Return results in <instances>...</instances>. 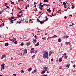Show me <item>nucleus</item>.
I'll return each mask as SVG.
<instances>
[{"instance_id":"nucleus-35","label":"nucleus","mask_w":76,"mask_h":76,"mask_svg":"<svg viewBox=\"0 0 76 76\" xmlns=\"http://www.w3.org/2000/svg\"><path fill=\"white\" fill-rule=\"evenodd\" d=\"M49 54H52V51L51 52V51H50V52H49Z\"/></svg>"},{"instance_id":"nucleus-60","label":"nucleus","mask_w":76,"mask_h":76,"mask_svg":"<svg viewBox=\"0 0 76 76\" xmlns=\"http://www.w3.org/2000/svg\"><path fill=\"white\" fill-rule=\"evenodd\" d=\"M4 65H3V64L1 65V67H4Z\"/></svg>"},{"instance_id":"nucleus-47","label":"nucleus","mask_w":76,"mask_h":76,"mask_svg":"<svg viewBox=\"0 0 76 76\" xmlns=\"http://www.w3.org/2000/svg\"><path fill=\"white\" fill-rule=\"evenodd\" d=\"M42 3L40 2V3H39V6H41V5H42Z\"/></svg>"},{"instance_id":"nucleus-42","label":"nucleus","mask_w":76,"mask_h":76,"mask_svg":"<svg viewBox=\"0 0 76 76\" xmlns=\"http://www.w3.org/2000/svg\"><path fill=\"white\" fill-rule=\"evenodd\" d=\"M34 38H35V39H37V35H36L34 36Z\"/></svg>"},{"instance_id":"nucleus-44","label":"nucleus","mask_w":76,"mask_h":76,"mask_svg":"<svg viewBox=\"0 0 76 76\" xmlns=\"http://www.w3.org/2000/svg\"><path fill=\"white\" fill-rule=\"evenodd\" d=\"M45 72H47V71H48V69H45Z\"/></svg>"},{"instance_id":"nucleus-34","label":"nucleus","mask_w":76,"mask_h":76,"mask_svg":"<svg viewBox=\"0 0 76 76\" xmlns=\"http://www.w3.org/2000/svg\"><path fill=\"white\" fill-rule=\"evenodd\" d=\"M54 38H56V37H58V36L55 35H54V36H53Z\"/></svg>"},{"instance_id":"nucleus-18","label":"nucleus","mask_w":76,"mask_h":76,"mask_svg":"<svg viewBox=\"0 0 76 76\" xmlns=\"http://www.w3.org/2000/svg\"><path fill=\"white\" fill-rule=\"evenodd\" d=\"M39 42H38L37 43V44H36L35 45V46H37V47L39 45Z\"/></svg>"},{"instance_id":"nucleus-9","label":"nucleus","mask_w":76,"mask_h":76,"mask_svg":"<svg viewBox=\"0 0 76 76\" xmlns=\"http://www.w3.org/2000/svg\"><path fill=\"white\" fill-rule=\"evenodd\" d=\"M37 69H35L32 72V73H36V72H37Z\"/></svg>"},{"instance_id":"nucleus-46","label":"nucleus","mask_w":76,"mask_h":76,"mask_svg":"<svg viewBox=\"0 0 76 76\" xmlns=\"http://www.w3.org/2000/svg\"><path fill=\"white\" fill-rule=\"evenodd\" d=\"M17 9H18V10H19L20 9V8L19 7H18L17 8Z\"/></svg>"},{"instance_id":"nucleus-8","label":"nucleus","mask_w":76,"mask_h":76,"mask_svg":"<svg viewBox=\"0 0 76 76\" xmlns=\"http://www.w3.org/2000/svg\"><path fill=\"white\" fill-rule=\"evenodd\" d=\"M69 37L68 36H67V35H66V36L63 37L64 38H66V39H67V38H69Z\"/></svg>"},{"instance_id":"nucleus-4","label":"nucleus","mask_w":76,"mask_h":76,"mask_svg":"<svg viewBox=\"0 0 76 76\" xmlns=\"http://www.w3.org/2000/svg\"><path fill=\"white\" fill-rule=\"evenodd\" d=\"M6 57V55L4 54L2 55L1 57V59H3V58H4V57Z\"/></svg>"},{"instance_id":"nucleus-23","label":"nucleus","mask_w":76,"mask_h":76,"mask_svg":"<svg viewBox=\"0 0 76 76\" xmlns=\"http://www.w3.org/2000/svg\"><path fill=\"white\" fill-rule=\"evenodd\" d=\"M43 7V6L42 5L39 6V9H41V8H42Z\"/></svg>"},{"instance_id":"nucleus-30","label":"nucleus","mask_w":76,"mask_h":76,"mask_svg":"<svg viewBox=\"0 0 76 76\" xmlns=\"http://www.w3.org/2000/svg\"><path fill=\"white\" fill-rule=\"evenodd\" d=\"M42 76H48V75L47 74H44L43 75H42Z\"/></svg>"},{"instance_id":"nucleus-17","label":"nucleus","mask_w":76,"mask_h":76,"mask_svg":"<svg viewBox=\"0 0 76 76\" xmlns=\"http://www.w3.org/2000/svg\"><path fill=\"white\" fill-rule=\"evenodd\" d=\"M58 61L59 62V63H60V62H61V61H62V59H60V58H59L58 60Z\"/></svg>"},{"instance_id":"nucleus-50","label":"nucleus","mask_w":76,"mask_h":76,"mask_svg":"<svg viewBox=\"0 0 76 76\" xmlns=\"http://www.w3.org/2000/svg\"><path fill=\"white\" fill-rule=\"evenodd\" d=\"M49 11H48V12H49V13H50V12H51V10H49Z\"/></svg>"},{"instance_id":"nucleus-54","label":"nucleus","mask_w":76,"mask_h":76,"mask_svg":"<svg viewBox=\"0 0 76 76\" xmlns=\"http://www.w3.org/2000/svg\"><path fill=\"white\" fill-rule=\"evenodd\" d=\"M10 23H13L14 22H13V21H10Z\"/></svg>"},{"instance_id":"nucleus-36","label":"nucleus","mask_w":76,"mask_h":76,"mask_svg":"<svg viewBox=\"0 0 76 76\" xmlns=\"http://www.w3.org/2000/svg\"><path fill=\"white\" fill-rule=\"evenodd\" d=\"M33 42L34 41V42H37V40L34 39L33 40Z\"/></svg>"},{"instance_id":"nucleus-19","label":"nucleus","mask_w":76,"mask_h":76,"mask_svg":"<svg viewBox=\"0 0 76 76\" xmlns=\"http://www.w3.org/2000/svg\"><path fill=\"white\" fill-rule=\"evenodd\" d=\"M48 0H44L43 2L44 3H46V2H48Z\"/></svg>"},{"instance_id":"nucleus-25","label":"nucleus","mask_w":76,"mask_h":76,"mask_svg":"<svg viewBox=\"0 0 76 76\" xmlns=\"http://www.w3.org/2000/svg\"><path fill=\"white\" fill-rule=\"evenodd\" d=\"M67 57H68V56H64V58L65 59H67Z\"/></svg>"},{"instance_id":"nucleus-61","label":"nucleus","mask_w":76,"mask_h":76,"mask_svg":"<svg viewBox=\"0 0 76 76\" xmlns=\"http://www.w3.org/2000/svg\"><path fill=\"white\" fill-rule=\"evenodd\" d=\"M69 16H71V17H72V15H71V14H69Z\"/></svg>"},{"instance_id":"nucleus-32","label":"nucleus","mask_w":76,"mask_h":76,"mask_svg":"<svg viewBox=\"0 0 76 76\" xmlns=\"http://www.w3.org/2000/svg\"><path fill=\"white\" fill-rule=\"evenodd\" d=\"M10 2H11V4H14L15 3V2H12V1H10Z\"/></svg>"},{"instance_id":"nucleus-29","label":"nucleus","mask_w":76,"mask_h":76,"mask_svg":"<svg viewBox=\"0 0 76 76\" xmlns=\"http://www.w3.org/2000/svg\"><path fill=\"white\" fill-rule=\"evenodd\" d=\"M38 52V51L36 50V51L34 52V53H35V54H36V53H37Z\"/></svg>"},{"instance_id":"nucleus-37","label":"nucleus","mask_w":76,"mask_h":76,"mask_svg":"<svg viewBox=\"0 0 76 76\" xmlns=\"http://www.w3.org/2000/svg\"><path fill=\"white\" fill-rule=\"evenodd\" d=\"M17 16H18V18H21V16L20 15H17Z\"/></svg>"},{"instance_id":"nucleus-13","label":"nucleus","mask_w":76,"mask_h":76,"mask_svg":"<svg viewBox=\"0 0 76 76\" xmlns=\"http://www.w3.org/2000/svg\"><path fill=\"white\" fill-rule=\"evenodd\" d=\"M69 66H70V64H66V67H67L68 68H69Z\"/></svg>"},{"instance_id":"nucleus-10","label":"nucleus","mask_w":76,"mask_h":76,"mask_svg":"<svg viewBox=\"0 0 76 76\" xmlns=\"http://www.w3.org/2000/svg\"><path fill=\"white\" fill-rule=\"evenodd\" d=\"M26 45H27V46H29V45H30V44H31V43H30V42H29L28 43H26Z\"/></svg>"},{"instance_id":"nucleus-31","label":"nucleus","mask_w":76,"mask_h":76,"mask_svg":"<svg viewBox=\"0 0 76 76\" xmlns=\"http://www.w3.org/2000/svg\"><path fill=\"white\" fill-rule=\"evenodd\" d=\"M35 55L34 54V55L33 56H32V58L33 59V58H34V57H35Z\"/></svg>"},{"instance_id":"nucleus-7","label":"nucleus","mask_w":76,"mask_h":76,"mask_svg":"<svg viewBox=\"0 0 76 76\" xmlns=\"http://www.w3.org/2000/svg\"><path fill=\"white\" fill-rule=\"evenodd\" d=\"M9 18L10 19H15V18H16L14 17L13 15H12L11 18Z\"/></svg>"},{"instance_id":"nucleus-52","label":"nucleus","mask_w":76,"mask_h":76,"mask_svg":"<svg viewBox=\"0 0 76 76\" xmlns=\"http://www.w3.org/2000/svg\"><path fill=\"white\" fill-rule=\"evenodd\" d=\"M6 7H7V8H9V6L8 7L7 6V5L6 6Z\"/></svg>"},{"instance_id":"nucleus-58","label":"nucleus","mask_w":76,"mask_h":76,"mask_svg":"<svg viewBox=\"0 0 76 76\" xmlns=\"http://www.w3.org/2000/svg\"><path fill=\"white\" fill-rule=\"evenodd\" d=\"M13 39H15V40L16 41V38H15V37H13Z\"/></svg>"},{"instance_id":"nucleus-15","label":"nucleus","mask_w":76,"mask_h":76,"mask_svg":"<svg viewBox=\"0 0 76 76\" xmlns=\"http://www.w3.org/2000/svg\"><path fill=\"white\" fill-rule=\"evenodd\" d=\"M9 43H8V42L6 43L5 44H4V45L5 46H8V45H9Z\"/></svg>"},{"instance_id":"nucleus-55","label":"nucleus","mask_w":76,"mask_h":76,"mask_svg":"<svg viewBox=\"0 0 76 76\" xmlns=\"http://www.w3.org/2000/svg\"><path fill=\"white\" fill-rule=\"evenodd\" d=\"M53 60H54V59L53 58H52L51 59V61H53Z\"/></svg>"},{"instance_id":"nucleus-14","label":"nucleus","mask_w":76,"mask_h":76,"mask_svg":"<svg viewBox=\"0 0 76 76\" xmlns=\"http://www.w3.org/2000/svg\"><path fill=\"white\" fill-rule=\"evenodd\" d=\"M24 52L25 53H27V49H26L24 50Z\"/></svg>"},{"instance_id":"nucleus-11","label":"nucleus","mask_w":76,"mask_h":76,"mask_svg":"<svg viewBox=\"0 0 76 76\" xmlns=\"http://www.w3.org/2000/svg\"><path fill=\"white\" fill-rule=\"evenodd\" d=\"M17 23H22V22L21 21H20V20H18V21H17L16 22Z\"/></svg>"},{"instance_id":"nucleus-40","label":"nucleus","mask_w":76,"mask_h":76,"mask_svg":"<svg viewBox=\"0 0 76 76\" xmlns=\"http://www.w3.org/2000/svg\"><path fill=\"white\" fill-rule=\"evenodd\" d=\"M1 67V69H2L3 70H4V66Z\"/></svg>"},{"instance_id":"nucleus-38","label":"nucleus","mask_w":76,"mask_h":76,"mask_svg":"<svg viewBox=\"0 0 76 76\" xmlns=\"http://www.w3.org/2000/svg\"><path fill=\"white\" fill-rule=\"evenodd\" d=\"M51 15L53 16H54V14L53 12H52V13L51 14Z\"/></svg>"},{"instance_id":"nucleus-3","label":"nucleus","mask_w":76,"mask_h":76,"mask_svg":"<svg viewBox=\"0 0 76 76\" xmlns=\"http://www.w3.org/2000/svg\"><path fill=\"white\" fill-rule=\"evenodd\" d=\"M63 4L64 6V8H66L67 7V5H66V2H63Z\"/></svg>"},{"instance_id":"nucleus-53","label":"nucleus","mask_w":76,"mask_h":76,"mask_svg":"<svg viewBox=\"0 0 76 76\" xmlns=\"http://www.w3.org/2000/svg\"><path fill=\"white\" fill-rule=\"evenodd\" d=\"M34 48H32L31 49V51H33V50H34Z\"/></svg>"},{"instance_id":"nucleus-22","label":"nucleus","mask_w":76,"mask_h":76,"mask_svg":"<svg viewBox=\"0 0 76 76\" xmlns=\"http://www.w3.org/2000/svg\"><path fill=\"white\" fill-rule=\"evenodd\" d=\"M20 45L23 46V45H24V43H23V42H22L20 44Z\"/></svg>"},{"instance_id":"nucleus-6","label":"nucleus","mask_w":76,"mask_h":76,"mask_svg":"<svg viewBox=\"0 0 76 76\" xmlns=\"http://www.w3.org/2000/svg\"><path fill=\"white\" fill-rule=\"evenodd\" d=\"M45 73V71L44 69L43 70V71L41 72V74H44Z\"/></svg>"},{"instance_id":"nucleus-24","label":"nucleus","mask_w":76,"mask_h":76,"mask_svg":"<svg viewBox=\"0 0 76 76\" xmlns=\"http://www.w3.org/2000/svg\"><path fill=\"white\" fill-rule=\"evenodd\" d=\"M14 44H15L16 45L17 44H18V42L16 41H15L14 42Z\"/></svg>"},{"instance_id":"nucleus-26","label":"nucleus","mask_w":76,"mask_h":76,"mask_svg":"<svg viewBox=\"0 0 76 76\" xmlns=\"http://www.w3.org/2000/svg\"><path fill=\"white\" fill-rule=\"evenodd\" d=\"M9 20H10V21H11V22H13V20H12V19L9 18Z\"/></svg>"},{"instance_id":"nucleus-21","label":"nucleus","mask_w":76,"mask_h":76,"mask_svg":"<svg viewBox=\"0 0 76 76\" xmlns=\"http://www.w3.org/2000/svg\"><path fill=\"white\" fill-rule=\"evenodd\" d=\"M34 51H35V50H31V51H30V53H31V54H32V53H34Z\"/></svg>"},{"instance_id":"nucleus-43","label":"nucleus","mask_w":76,"mask_h":76,"mask_svg":"<svg viewBox=\"0 0 76 76\" xmlns=\"http://www.w3.org/2000/svg\"><path fill=\"white\" fill-rule=\"evenodd\" d=\"M7 5V3H6L4 5V6H6Z\"/></svg>"},{"instance_id":"nucleus-5","label":"nucleus","mask_w":76,"mask_h":76,"mask_svg":"<svg viewBox=\"0 0 76 76\" xmlns=\"http://www.w3.org/2000/svg\"><path fill=\"white\" fill-rule=\"evenodd\" d=\"M39 22H40V24H42L44 23V21H41L40 20H39Z\"/></svg>"},{"instance_id":"nucleus-28","label":"nucleus","mask_w":76,"mask_h":76,"mask_svg":"<svg viewBox=\"0 0 76 76\" xmlns=\"http://www.w3.org/2000/svg\"><path fill=\"white\" fill-rule=\"evenodd\" d=\"M43 41H45L46 39V37H43V38H42Z\"/></svg>"},{"instance_id":"nucleus-2","label":"nucleus","mask_w":76,"mask_h":76,"mask_svg":"<svg viewBox=\"0 0 76 76\" xmlns=\"http://www.w3.org/2000/svg\"><path fill=\"white\" fill-rule=\"evenodd\" d=\"M67 45H68V44H69V45H70V46H72V45H71V43H70V42H66L65 43Z\"/></svg>"},{"instance_id":"nucleus-16","label":"nucleus","mask_w":76,"mask_h":76,"mask_svg":"<svg viewBox=\"0 0 76 76\" xmlns=\"http://www.w3.org/2000/svg\"><path fill=\"white\" fill-rule=\"evenodd\" d=\"M32 68L30 67L29 69H28V70L29 72L31 71V70H32Z\"/></svg>"},{"instance_id":"nucleus-12","label":"nucleus","mask_w":76,"mask_h":76,"mask_svg":"<svg viewBox=\"0 0 76 76\" xmlns=\"http://www.w3.org/2000/svg\"><path fill=\"white\" fill-rule=\"evenodd\" d=\"M58 41L59 42H61V39L60 38L58 39Z\"/></svg>"},{"instance_id":"nucleus-51","label":"nucleus","mask_w":76,"mask_h":76,"mask_svg":"<svg viewBox=\"0 0 76 76\" xmlns=\"http://www.w3.org/2000/svg\"><path fill=\"white\" fill-rule=\"evenodd\" d=\"M74 7H75V6H72V9H74Z\"/></svg>"},{"instance_id":"nucleus-39","label":"nucleus","mask_w":76,"mask_h":76,"mask_svg":"<svg viewBox=\"0 0 76 76\" xmlns=\"http://www.w3.org/2000/svg\"><path fill=\"white\" fill-rule=\"evenodd\" d=\"M34 5H35V6H36V5H37V4H36V2H34Z\"/></svg>"},{"instance_id":"nucleus-56","label":"nucleus","mask_w":76,"mask_h":76,"mask_svg":"<svg viewBox=\"0 0 76 76\" xmlns=\"http://www.w3.org/2000/svg\"><path fill=\"white\" fill-rule=\"evenodd\" d=\"M51 37H48V39H51Z\"/></svg>"},{"instance_id":"nucleus-59","label":"nucleus","mask_w":76,"mask_h":76,"mask_svg":"<svg viewBox=\"0 0 76 76\" xmlns=\"http://www.w3.org/2000/svg\"><path fill=\"white\" fill-rule=\"evenodd\" d=\"M15 40H14L13 39H12V42H15Z\"/></svg>"},{"instance_id":"nucleus-1","label":"nucleus","mask_w":76,"mask_h":76,"mask_svg":"<svg viewBox=\"0 0 76 76\" xmlns=\"http://www.w3.org/2000/svg\"><path fill=\"white\" fill-rule=\"evenodd\" d=\"M42 57L43 58H47V59H48V52L47 51L46 52H45L43 55Z\"/></svg>"},{"instance_id":"nucleus-33","label":"nucleus","mask_w":76,"mask_h":76,"mask_svg":"<svg viewBox=\"0 0 76 76\" xmlns=\"http://www.w3.org/2000/svg\"><path fill=\"white\" fill-rule=\"evenodd\" d=\"M25 72V71H23V70H22L21 71V73H24Z\"/></svg>"},{"instance_id":"nucleus-62","label":"nucleus","mask_w":76,"mask_h":76,"mask_svg":"<svg viewBox=\"0 0 76 76\" xmlns=\"http://www.w3.org/2000/svg\"><path fill=\"white\" fill-rule=\"evenodd\" d=\"M51 54H50L49 53V54H48L49 56L50 57V56H51Z\"/></svg>"},{"instance_id":"nucleus-20","label":"nucleus","mask_w":76,"mask_h":76,"mask_svg":"<svg viewBox=\"0 0 76 76\" xmlns=\"http://www.w3.org/2000/svg\"><path fill=\"white\" fill-rule=\"evenodd\" d=\"M48 68V67H47V66H45L44 67V70H45L46 69H47Z\"/></svg>"},{"instance_id":"nucleus-41","label":"nucleus","mask_w":76,"mask_h":76,"mask_svg":"<svg viewBox=\"0 0 76 76\" xmlns=\"http://www.w3.org/2000/svg\"><path fill=\"white\" fill-rule=\"evenodd\" d=\"M48 18H47L46 19H45V21H47V20H48Z\"/></svg>"},{"instance_id":"nucleus-27","label":"nucleus","mask_w":76,"mask_h":76,"mask_svg":"<svg viewBox=\"0 0 76 76\" xmlns=\"http://www.w3.org/2000/svg\"><path fill=\"white\" fill-rule=\"evenodd\" d=\"M37 9H38L37 8H35V12L38 11V10H37Z\"/></svg>"},{"instance_id":"nucleus-45","label":"nucleus","mask_w":76,"mask_h":76,"mask_svg":"<svg viewBox=\"0 0 76 76\" xmlns=\"http://www.w3.org/2000/svg\"><path fill=\"white\" fill-rule=\"evenodd\" d=\"M67 17L65 16L64 17V18H65V19H67Z\"/></svg>"},{"instance_id":"nucleus-63","label":"nucleus","mask_w":76,"mask_h":76,"mask_svg":"<svg viewBox=\"0 0 76 76\" xmlns=\"http://www.w3.org/2000/svg\"><path fill=\"white\" fill-rule=\"evenodd\" d=\"M46 51H47L43 50V51H42V53H45V52H46Z\"/></svg>"},{"instance_id":"nucleus-48","label":"nucleus","mask_w":76,"mask_h":76,"mask_svg":"<svg viewBox=\"0 0 76 76\" xmlns=\"http://www.w3.org/2000/svg\"><path fill=\"white\" fill-rule=\"evenodd\" d=\"M73 67H74V68H75L76 67V65L75 64L73 65Z\"/></svg>"},{"instance_id":"nucleus-57","label":"nucleus","mask_w":76,"mask_h":76,"mask_svg":"<svg viewBox=\"0 0 76 76\" xmlns=\"http://www.w3.org/2000/svg\"><path fill=\"white\" fill-rule=\"evenodd\" d=\"M13 76H16L17 75H16V74H13Z\"/></svg>"},{"instance_id":"nucleus-64","label":"nucleus","mask_w":76,"mask_h":76,"mask_svg":"<svg viewBox=\"0 0 76 76\" xmlns=\"http://www.w3.org/2000/svg\"><path fill=\"white\" fill-rule=\"evenodd\" d=\"M32 19H29V22L32 21Z\"/></svg>"},{"instance_id":"nucleus-49","label":"nucleus","mask_w":76,"mask_h":76,"mask_svg":"<svg viewBox=\"0 0 76 76\" xmlns=\"http://www.w3.org/2000/svg\"><path fill=\"white\" fill-rule=\"evenodd\" d=\"M2 24H3L2 26H4V23L3 22Z\"/></svg>"}]
</instances>
